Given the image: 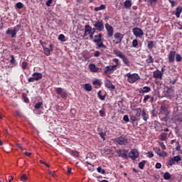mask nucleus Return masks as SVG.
Returning <instances> with one entry per match:
<instances>
[{
    "instance_id": "nucleus-1",
    "label": "nucleus",
    "mask_w": 182,
    "mask_h": 182,
    "mask_svg": "<svg viewBox=\"0 0 182 182\" xmlns=\"http://www.w3.org/2000/svg\"><path fill=\"white\" fill-rule=\"evenodd\" d=\"M102 33H99L98 35H95L94 38H95L93 40V42L96 43V46H97L98 49L102 48L106 49V46L103 44V41H102Z\"/></svg>"
},
{
    "instance_id": "nucleus-2",
    "label": "nucleus",
    "mask_w": 182,
    "mask_h": 182,
    "mask_svg": "<svg viewBox=\"0 0 182 182\" xmlns=\"http://www.w3.org/2000/svg\"><path fill=\"white\" fill-rule=\"evenodd\" d=\"M125 77H127V82L129 83H134L140 79V76L137 73L132 74L130 73H128L125 75Z\"/></svg>"
},
{
    "instance_id": "nucleus-3",
    "label": "nucleus",
    "mask_w": 182,
    "mask_h": 182,
    "mask_svg": "<svg viewBox=\"0 0 182 182\" xmlns=\"http://www.w3.org/2000/svg\"><path fill=\"white\" fill-rule=\"evenodd\" d=\"M114 54H115L118 58H120V59L122 60L124 63L127 65V66H129L130 65V61H129V59H127V57L122 51L119 50H114Z\"/></svg>"
},
{
    "instance_id": "nucleus-4",
    "label": "nucleus",
    "mask_w": 182,
    "mask_h": 182,
    "mask_svg": "<svg viewBox=\"0 0 182 182\" xmlns=\"http://www.w3.org/2000/svg\"><path fill=\"white\" fill-rule=\"evenodd\" d=\"M93 26L95 27L96 31L98 32H102L105 30V24L103 23V20H97L92 21Z\"/></svg>"
},
{
    "instance_id": "nucleus-5",
    "label": "nucleus",
    "mask_w": 182,
    "mask_h": 182,
    "mask_svg": "<svg viewBox=\"0 0 182 182\" xmlns=\"http://www.w3.org/2000/svg\"><path fill=\"white\" fill-rule=\"evenodd\" d=\"M55 92L57 95H58V96H60V97L62 99H66V97H68V92H66L65 89L62 87H57L55 89Z\"/></svg>"
},
{
    "instance_id": "nucleus-6",
    "label": "nucleus",
    "mask_w": 182,
    "mask_h": 182,
    "mask_svg": "<svg viewBox=\"0 0 182 182\" xmlns=\"http://www.w3.org/2000/svg\"><path fill=\"white\" fill-rule=\"evenodd\" d=\"M123 39V34L120 33H115L114 34V40L113 42L115 45H119V43H122V41Z\"/></svg>"
},
{
    "instance_id": "nucleus-7",
    "label": "nucleus",
    "mask_w": 182,
    "mask_h": 182,
    "mask_svg": "<svg viewBox=\"0 0 182 182\" xmlns=\"http://www.w3.org/2000/svg\"><path fill=\"white\" fill-rule=\"evenodd\" d=\"M105 29L107 32L108 38H112L113 36V33H114V28L109 23H105Z\"/></svg>"
},
{
    "instance_id": "nucleus-8",
    "label": "nucleus",
    "mask_w": 182,
    "mask_h": 182,
    "mask_svg": "<svg viewBox=\"0 0 182 182\" xmlns=\"http://www.w3.org/2000/svg\"><path fill=\"white\" fill-rule=\"evenodd\" d=\"M133 33L136 38H141L143 35H144V32H143V30L139 28H133Z\"/></svg>"
},
{
    "instance_id": "nucleus-9",
    "label": "nucleus",
    "mask_w": 182,
    "mask_h": 182,
    "mask_svg": "<svg viewBox=\"0 0 182 182\" xmlns=\"http://www.w3.org/2000/svg\"><path fill=\"white\" fill-rule=\"evenodd\" d=\"M114 141L116 143H118V144H120V146H126V144H127V139H126L123 136H119L114 139Z\"/></svg>"
},
{
    "instance_id": "nucleus-10",
    "label": "nucleus",
    "mask_w": 182,
    "mask_h": 182,
    "mask_svg": "<svg viewBox=\"0 0 182 182\" xmlns=\"http://www.w3.org/2000/svg\"><path fill=\"white\" fill-rule=\"evenodd\" d=\"M129 157L132 159V160H136V159L139 157V151H137V149H132L129 154Z\"/></svg>"
},
{
    "instance_id": "nucleus-11",
    "label": "nucleus",
    "mask_w": 182,
    "mask_h": 182,
    "mask_svg": "<svg viewBox=\"0 0 182 182\" xmlns=\"http://www.w3.org/2000/svg\"><path fill=\"white\" fill-rule=\"evenodd\" d=\"M154 150L159 157H167V156H168L167 152H166L165 151H161L160 148H154Z\"/></svg>"
},
{
    "instance_id": "nucleus-12",
    "label": "nucleus",
    "mask_w": 182,
    "mask_h": 182,
    "mask_svg": "<svg viewBox=\"0 0 182 182\" xmlns=\"http://www.w3.org/2000/svg\"><path fill=\"white\" fill-rule=\"evenodd\" d=\"M176 51H170L168 59L169 63H174V60L176 59Z\"/></svg>"
},
{
    "instance_id": "nucleus-13",
    "label": "nucleus",
    "mask_w": 182,
    "mask_h": 182,
    "mask_svg": "<svg viewBox=\"0 0 182 182\" xmlns=\"http://www.w3.org/2000/svg\"><path fill=\"white\" fill-rule=\"evenodd\" d=\"M153 77L155 79H159V80H161L163 79V73L160 70H156L154 72Z\"/></svg>"
},
{
    "instance_id": "nucleus-14",
    "label": "nucleus",
    "mask_w": 182,
    "mask_h": 182,
    "mask_svg": "<svg viewBox=\"0 0 182 182\" xmlns=\"http://www.w3.org/2000/svg\"><path fill=\"white\" fill-rule=\"evenodd\" d=\"M117 154H118L119 157L125 159L126 157H127V151H126L125 149H120V150L117 151Z\"/></svg>"
},
{
    "instance_id": "nucleus-15",
    "label": "nucleus",
    "mask_w": 182,
    "mask_h": 182,
    "mask_svg": "<svg viewBox=\"0 0 182 182\" xmlns=\"http://www.w3.org/2000/svg\"><path fill=\"white\" fill-rule=\"evenodd\" d=\"M93 28H92V26H90V25H86L85 26V33H84V38H86V36H87V35H89L90 33V32L92 31Z\"/></svg>"
},
{
    "instance_id": "nucleus-16",
    "label": "nucleus",
    "mask_w": 182,
    "mask_h": 182,
    "mask_svg": "<svg viewBox=\"0 0 182 182\" xmlns=\"http://www.w3.org/2000/svg\"><path fill=\"white\" fill-rule=\"evenodd\" d=\"M124 6L125 9H131L132 6H133V3L132 2V0H126L124 2Z\"/></svg>"
},
{
    "instance_id": "nucleus-17",
    "label": "nucleus",
    "mask_w": 182,
    "mask_h": 182,
    "mask_svg": "<svg viewBox=\"0 0 182 182\" xmlns=\"http://www.w3.org/2000/svg\"><path fill=\"white\" fill-rule=\"evenodd\" d=\"M105 87H107V89H110L111 90H114V89H115V87L113 85L112 81H110L109 80H107L105 81Z\"/></svg>"
},
{
    "instance_id": "nucleus-18",
    "label": "nucleus",
    "mask_w": 182,
    "mask_h": 182,
    "mask_svg": "<svg viewBox=\"0 0 182 182\" xmlns=\"http://www.w3.org/2000/svg\"><path fill=\"white\" fill-rule=\"evenodd\" d=\"M154 128L156 132H163V128L160 126V122L154 121Z\"/></svg>"
},
{
    "instance_id": "nucleus-19",
    "label": "nucleus",
    "mask_w": 182,
    "mask_h": 182,
    "mask_svg": "<svg viewBox=\"0 0 182 182\" xmlns=\"http://www.w3.org/2000/svg\"><path fill=\"white\" fill-rule=\"evenodd\" d=\"M149 92H151V88L150 87H143L142 89L139 90V93L141 95H143V93H149Z\"/></svg>"
},
{
    "instance_id": "nucleus-20",
    "label": "nucleus",
    "mask_w": 182,
    "mask_h": 182,
    "mask_svg": "<svg viewBox=\"0 0 182 182\" xmlns=\"http://www.w3.org/2000/svg\"><path fill=\"white\" fill-rule=\"evenodd\" d=\"M89 69L90 72H93V73H96L99 71V68L96 67V65L95 64H90Z\"/></svg>"
},
{
    "instance_id": "nucleus-21",
    "label": "nucleus",
    "mask_w": 182,
    "mask_h": 182,
    "mask_svg": "<svg viewBox=\"0 0 182 182\" xmlns=\"http://www.w3.org/2000/svg\"><path fill=\"white\" fill-rule=\"evenodd\" d=\"M141 116L144 122H147V120H149V114H147V113H146L145 109L142 110Z\"/></svg>"
},
{
    "instance_id": "nucleus-22",
    "label": "nucleus",
    "mask_w": 182,
    "mask_h": 182,
    "mask_svg": "<svg viewBox=\"0 0 182 182\" xmlns=\"http://www.w3.org/2000/svg\"><path fill=\"white\" fill-rule=\"evenodd\" d=\"M114 70H116V69L113 65L107 66L105 67V73L107 74L109 72H114Z\"/></svg>"
},
{
    "instance_id": "nucleus-23",
    "label": "nucleus",
    "mask_w": 182,
    "mask_h": 182,
    "mask_svg": "<svg viewBox=\"0 0 182 182\" xmlns=\"http://www.w3.org/2000/svg\"><path fill=\"white\" fill-rule=\"evenodd\" d=\"M182 12V7L181 6H178L176 9V18H180V15L181 14Z\"/></svg>"
},
{
    "instance_id": "nucleus-24",
    "label": "nucleus",
    "mask_w": 182,
    "mask_h": 182,
    "mask_svg": "<svg viewBox=\"0 0 182 182\" xmlns=\"http://www.w3.org/2000/svg\"><path fill=\"white\" fill-rule=\"evenodd\" d=\"M32 76L34 77L35 80H39L40 79H42V74L40 73H34Z\"/></svg>"
},
{
    "instance_id": "nucleus-25",
    "label": "nucleus",
    "mask_w": 182,
    "mask_h": 182,
    "mask_svg": "<svg viewBox=\"0 0 182 182\" xmlns=\"http://www.w3.org/2000/svg\"><path fill=\"white\" fill-rule=\"evenodd\" d=\"M6 35H11V38H16V35L15 33L14 32V30L9 28L6 32Z\"/></svg>"
},
{
    "instance_id": "nucleus-26",
    "label": "nucleus",
    "mask_w": 182,
    "mask_h": 182,
    "mask_svg": "<svg viewBox=\"0 0 182 182\" xmlns=\"http://www.w3.org/2000/svg\"><path fill=\"white\" fill-rule=\"evenodd\" d=\"M136 114L135 117H136L138 119H140V116H141V108H136L135 109Z\"/></svg>"
},
{
    "instance_id": "nucleus-27",
    "label": "nucleus",
    "mask_w": 182,
    "mask_h": 182,
    "mask_svg": "<svg viewBox=\"0 0 182 182\" xmlns=\"http://www.w3.org/2000/svg\"><path fill=\"white\" fill-rule=\"evenodd\" d=\"M43 105V103H42V102H38L35 105L34 109H36V110H39V109H42L43 107H42Z\"/></svg>"
},
{
    "instance_id": "nucleus-28",
    "label": "nucleus",
    "mask_w": 182,
    "mask_h": 182,
    "mask_svg": "<svg viewBox=\"0 0 182 182\" xmlns=\"http://www.w3.org/2000/svg\"><path fill=\"white\" fill-rule=\"evenodd\" d=\"M160 139L161 141H166V140H167V133L162 132L160 134Z\"/></svg>"
},
{
    "instance_id": "nucleus-29",
    "label": "nucleus",
    "mask_w": 182,
    "mask_h": 182,
    "mask_svg": "<svg viewBox=\"0 0 182 182\" xmlns=\"http://www.w3.org/2000/svg\"><path fill=\"white\" fill-rule=\"evenodd\" d=\"M146 62V63H154V59L153 58V56L150 55H148Z\"/></svg>"
},
{
    "instance_id": "nucleus-30",
    "label": "nucleus",
    "mask_w": 182,
    "mask_h": 182,
    "mask_svg": "<svg viewBox=\"0 0 182 182\" xmlns=\"http://www.w3.org/2000/svg\"><path fill=\"white\" fill-rule=\"evenodd\" d=\"M21 29V24H17L13 28V31L15 33V35L16 36V33L19 32V30Z\"/></svg>"
},
{
    "instance_id": "nucleus-31",
    "label": "nucleus",
    "mask_w": 182,
    "mask_h": 182,
    "mask_svg": "<svg viewBox=\"0 0 182 182\" xmlns=\"http://www.w3.org/2000/svg\"><path fill=\"white\" fill-rule=\"evenodd\" d=\"M105 9H106V5H105V4H102L100 6L95 8V11L96 12H97L99 11H103Z\"/></svg>"
},
{
    "instance_id": "nucleus-32",
    "label": "nucleus",
    "mask_w": 182,
    "mask_h": 182,
    "mask_svg": "<svg viewBox=\"0 0 182 182\" xmlns=\"http://www.w3.org/2000/svg\"><path fill=\"white\" fill-rule=\"evenodd\" d=\"M146 163H147L146 161L143 160L142 161L139 162V168L141 170H143L144 168V166H146Z\"/></svg>"
},
{
    "instance_id": "nucleus-33",
    "label": "nucleus",
    "mask_w": 182,
    "mask_h": 182,
    "mask_svg": "<svg viewBox=\"0 0 182 182\" xmlns=\"http://www.w3.org/2000/svg\"><path fill=\"white\" fill-rule=\"evenodd\" d=\"M84 89H85L87 92H92V85L90 84H85L84 85Z\"/></svg>"
},
{
    "instance_id": "nucleus-34",
    "label": "nucleus",
    "mask_w": 182,
    "mask_h": 182,
    "mask_svg": "<svg viewBox=\"0 0 182 182\" xmlns=\"http://www.w3.org/2000/svg\"><path fill=\"white\" fill-rule=\"evenodd\" d=\"M53 45L50 44V48H46V56H49L50 55V52H53V49L52 48Z\"/></svg>"
},
{
    "instance_id": "nucleus-35",
    "label": "nucleus",
    "mask_w": 182,
    "mask_h": 182,
    "mask_svg": "<svg viewBox=\"0 0 182 182\" xmlns=\"http://www.w3.org/2000/svg\"><path fill=\"white\" fill-rule=\"evenodd\" d=\"M172 159H173V161L175 163H177V164H180V161H181V158L180 157V156H174Z\"/></svg>"
},
{
    "instance_id": "nucleus-36",
    "label": "nucleus",
    "mask_w": 182,
    "mask_h": 182,
    "mask_svg": "<svg viewBox=\"0 0 182 182\" xmlns=\"http://www.w3.org/2000/svg\"><path fill=\"white\" fill-rule=\"evenodd\" d=\"M21 97L23 100H24L25 103H29V98H28V96L26 93H23Z\"/></svg>"
},
{
    "instance_id": "nucleus-37",
    "label": "nucleus",
    "mask_w": 182,
    "mask_h": 182,
    "mask_svg": "<svg viewBox=\"0 0 182 182\" xmlns=\"http://www.w3.org/2000/svg\"><path fill=\"white\" fill-rule=\"evenodd\" d=\"M154 45L155 44L153 41H148V46H147L148 49L151 50L152 48H154Z\"/></svg>"
},
{
    "instance_id": "nucleus-38",
    "label": "nucleus",
    "mask_w": 182,
    "mask_h": 182,
    "mask_svg": "<svg viewBox=\"0 0 182 182\" xmlns=\"http://www.w3.org/2000/svg\"><path fill=\"white\" fill-rule=\"evenodd\" d=\"M99 135L102 139V140H106V133L103 132V131L100 130L99 131Z\"/></svg>"
},
{
    "instance_id": "nucleus-39",
    "label": "nucleus",
    "mask_w": 182,
    "mask_h": 182,
    "mask_svg": "<svg viewBox=\"0 0 182 182\" xmlns=\"http://www.w3.org/2000/svg\"><path fill=\"white\" fill-rule=\"evenodd\" d=\"M97 95L100 100H105L106 99V95H102V90L98 92Z\"/></svg>"
},
{
    "instance_id": "nucleus-40",
    "label": "nucleus",
    "mask_w": 182,
    "mask_h": 182,
    "mask_svg": "<svg viewBox=\"0 0 182 182\" xmlns=\"http://www.w3.org/2000/svg\"><path fill=\"white\" fill-rule=\"evenodd\" d=\"M164 180H170V178H171V175L170 174V173L166 172L164 174Z\"/></svg>"
},
{
    "instance_id": "nucleus-41",
    "label": "nucleus",
    "mask_w": 182,
    "mask_h": 182,
    "mask_svg": "<svg viewBox=\"0 0 182 182\" xmlns=\"http://www.w3.org/2000/svg\"><path fill=\"white\" fill-rule=\"evenodd\" d=\"M92 85H94V86H96V85H97V86H102V82H100V80L95 79V80L92 82Z\"/></svg>"
},
{
    "instance_id": "nucleus-42",
    "label": "nucleus",
    "mask_w": 182,
    "mask_h": 182,
    "mask_svg": "<svg viewBox=\"0 0 182 182\" xmlns=\"http://www.w3.org/2000/svg\"><path fill=\"white\" fill-rule=\"evenodd\" d=\"M40 43H41V46L43 48L44 53H46V42L45 41L41 40Z\"/></svg>"
},
{
    "instance_id": "nucleus-43",
    "label": "nucleus",
    "mask_w": 182,
    "mask_h": 182,
    "mask_svg": "<svg viewBox=\"0 0 182 182\" xmlns=\"http://www.w3.org/2000/svg\"><path fill=\"white\" fill-rule=\"evenodd\" d=\"M174 164H176V162H174V159H173V158H170V159L168 161V166H170V167H171V166H174Z\"/></svg>"
},
{
    "instance_id": "nucleus-44",
    "label": "nucleus",
    "mask_w": 182,
    "mask_h": 182,
    "mask_svg": "<svg viewBox=\"0 0 182 182\" xmlns=\"http://www.w3.org/2000/svg\"><path fill=\"white\" fill-rule=\"evenodd\" d=\"M27 68H28V62L26 61L22 62L21 68L23 69V70H25Z\"/></svg>"
},
{
    "instance_id": "nucleus-45",
    "label": "nucleus",
    "mask_w": 182,
    "mask_h": 182,
    "mask_svg": "<svg viewBox=\"0 0 182 182\" xmlns=\"http://www.w3.org/2000/svg\"><path fill=\"white\" fill-rule=\"evenodd\" d=\"M16 8H17V9H22V8H23V4L22 2L16 3Z\"/></svg>"
},
{
    "instance_id": "nucleus-46",
    "label": "nucleus",
    "mask_w": 182,
    "mask_h": 182,
    "mask_svg": "<svg viewBox=\"0 0 182 182\" xmlns=\"http://www.w3.org/2000/svg\"><path fill=\"white\" fill-rule=\"evenodd\" d=\"M139 46V41H137V39H134L132 41V48H137Z\"/></svg>"
},
{
    "instance_id": "nucleus-47",
    "label": "nucleus",
    "mask_w": 182,
    "mask_h": 182,
    "mask_svg": "<svg viewBox=\"0 0 182 182\" xmlns=\"http://www.w3.org/2000/svg\"><path fill=\"white\" fill-rule=\"evenodd\" d=\"M175 58H176V62H181L182 57L180 54H176Z\"/></svg>"
},
{
    "instance_id": "nucleus-48",
    "label": "nucleus",
    "mask_w": 182,
    "mask_h": 182,
    "mask_svg": "<svg viewBox=\"0 0 182 182\" xmlns=\"http://www.w3.org/2000/svg\"><path fill=\"white\" fill-rule=\"evenodd\" d=\"M95 32H96V28H93L89 33L90 38H91V39H93V35H95Z\"/></svg>"
},
{
    "instance_id": "nucleus-49",
    "label": "nucleus",
    "mask_w": 182,
    "mask_h": 182,
    "mask_svg": "<svg viewBox=\"0 0 182 182\" xmlns=\"http://www.w3.org/2000/svg\"><path fill=\"white\" fill-rule=\"evenodd\" d=\"M97 171L98 173H100V174H105V173H106V171H105V169H102V167L99 166L97 168Z\"/></svg>"
},
{
    "instance_id": "nucleus-50",
    "label": "nucleus",
    "mask_w": 182,
    "mask_h": 182,
    "mask_svg": "<svg viewBox=\"0 0 182 182\" xmlns=\"http://www.w3.org/2000/svg\"><path fill=\"white\" fill-rule=\"evenodd\" d=\"M130 119L132 120V122H139V120H140V118H138L136 116H131Z\"/></svg>"
},
{
    "instance_id": "nucleus-51",
    "label": "nucleus",
    "mask_w": 182,
    "mask_h": 182,
    "mask_svg": "<svg viewBox=\"0 0 182 182\" xmlns=\"http://www.w3.org/2000/svg\"><path fill=\"white\" fill-rule=\"evenodd\" d=\"M53 1L55 0H47L46 6H52L53 5Z\"/></svg>"
},
{
    "instance_id": "nucleus-52",
    "label": "nucleus",
    "mask_w": 182,
    "mask_h": 182,
    "mask_svg": "<svg viewBox=\"0 0 182 182\" xmlns=\"http://www.w3.org/2000/svg\"><path fill=\"white\" fill-rule=\"evenodd\" d=\"M58 41H61V42H65V35L60 34L58 36Z\"/></svg>"
},
{
    "instance_id": "nucleus-53",
    "label": "nucleus",
    "mask_w": 182,
    "mask_h": 182,
    "mask_svg": "<svg viewBox=\"0 0 182 182\" xmlns=\"http://www.w3.org/2000/svg\"><path fill=\"white\" fill-rule=\"evenodd\" d=\"M16 62V60H15V56H14V55H11L10 63H11V65H14V63H15Z\"/></svg>"
},
{
    "instance_id": "nucleus-54",
    "label": "nucleus",
    "mask_w": 182,
    "mask_h": 182,
    "mask_svg": "<svg viewBox=\"0 0 182 182\" xmlns=\"http://www.w3.org/2000/svg\"><path fill=\"white\" fill-rule=\"evenodd\" d=\"M26 180H28V177L26 176V175L23 174L21 176V181H26Z\"/></svg>"
},
{
    "instance_id": "nucleus-55",
    "label": "nucleus",
    "mask_w": 182,
    "mask_h": 182,
    "mask_svg": "<svg viewBox=\"0 0 182 182\" xmlns=\"http://www.w3.org/2000/svg\"><path fill=\"white\" fill-rule=\"evenodd\" d=\"M129 115L127 114H125L124 115V117H123V121L124 122H126L127 123L129 122Z\"/></svg>"
},
{
    "instance_id": "nucleus-56",
    "label": "nucleus",
    "mask_w": 182,
    "mask_h": 182,
    "mask_svg": "<svg viewBox=\"0 0 182 182\" xmlns=\"http://www.w3.org/2000/svg\"><path fill=\"white\" fill-rule=\"evenodd\" d=\"M99 113H100V116H101V117H105V115L106 114L105 109L100 110Z\"/></svg>"
},
{
    "instance_id": "nucleus-57",
    "label": "nucleus",
    "mask_w": 182,
    "mask_h": 182,
    "mask_svg": "<svg viewBox=\"0 0 182 182\" xmlns=\"http://www.w3.org/2000/svg\"><path fill=\"white\" fill-rule=\"evenodd\" d=\"M149 99H150V95H146L144 98V100H143L144 103H147V101H148Z\"/></svg>"
},
{
    "instance_id": "nucleus-58",
    "label": "nucleus",
    "mask_w": 182,
    "mask_h": 182,
    "mask_svg": "<svg viewBox=\"0 0 182 182\" xmlns=\"http://www.w3.org/2000/svg\"><path fill=\"white\" fill-rule=\"evenodd\" d=\"M94 56L95 58H99V56H100V51H99V50L95 51L94 53Z\"/></svg>"
},
{
    "instance_id": "nucleus-59",
    "label": "nucleus",
    "mask_w": 182,
    "mask_h": 182,
    "mask_svg": "<svg viewBox=\"0 0 182 182\" xmlns=\"http://www.w3.org/2000/svg\"><path fill=\"white\" fill-rule=\"evenodd\" d=\"M147 154H148V157H149V159H151V157H154V154H153V152H151V151H149V152L147 153Z\"/></svg>"
},
{
    "instance_id": "nucleus-60",
    "label": "nucleus",
    "mask_w": 182,
    "mask_h": 182,
    "mask_svg": "<svg viewBox=\"0 0 182 182\" xmlns=\"http://www.w3.org/2000/svg\"><path fill=\"white\" fill-rule=\"evenodd\" d=\"M156 2H157V0H148V4H149L150 5L156 4Z\"/></svg>"
},
{
    "instance_id": "nucleus-61",
    "label": "nucleus",
    "mask_w": 182,
    "mask_h": 182,
    "mask_svg": "<svg viewBox=\"0 0 182 182\" xmlns=\"http://www.w3.org/2000/svg\"><path fill=\"white\" fill-rule=\"evenodd\" d=\"M151 117H156V109H152L151 111Z\"/></svg>"
},
{
    "instance_id": "nucleus-62",
    "label": "nucleus",
    "mask_w": 182,
    "mask_h": 182,
    "mask_svg": "<svg viewBox=\"0 0 182 182\" xmlns=\"http://www.w3.org/2000/svg\"><path fill=\"white\" fill-rule=\"evenodd\" d=\"M176 149L177 151H180L181 147H180V143H178V141L176 142Z\"/></svg>"
},
{
    "instance_id": "nucleus-63",
    "label": "nucleus",
    "mask_w": 182,
    "mask_h": 182,
    "mask_svg": "<svg viewBox=\"0 0 182 182\" xmlns=\"http://www.w3.org/2000/svg\"><path fill=\"white\" fill-rule=\"evenodd\" d=\"M112 62H114V63H117V65H119L120 64V63L119 62V59H117V58H114L112 60Z\"/></svg>"
},
{
    "instance_id": "nucleus-64",
    "label": "nucleus",
    "mask_w": 182,
    "mask_h": 182,
    "mask_svg": "<svg viewBox=\"0 0 182 182\" xmlns=\"http://www.w3.org/2000/svg\"><path fill=\"white\" fill-rule=\"evenodd\" d=\"M156 168H161V164L156 163L155 165Z\"/></svg>"
}]
</instances>
